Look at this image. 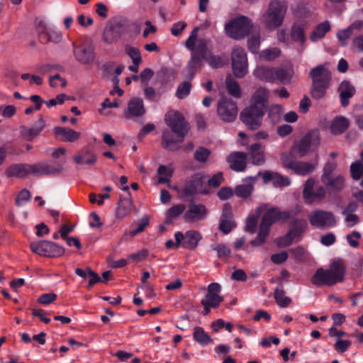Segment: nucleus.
<instances>
[{
  "instance_id": "obj_14",
  "label": "nucleus",
  "mask_w": 363,
  "mask_h": 363,
  "mask_svg": "<svg viewBox=\"0 0 363 363\" xmlns=\"http://www.w3.org/2000/svg\"><path fill=\"white\" fill-rule=\"evenodd\" d=\"M237 103L227 97H221L217 104V113L220 118L225 122H233L238 116Z\"/></svg>"
},
{
  "instance_id": "obj_42",
  "label": "nucleus",
  "mask_w": 363,
  "mask_h": 363,
  "mask_svg": "<svg viewBox=\"0 0 363 363\" xmlns=\"http://www.w3.org/2000/svg\"><path fill=\"white\" fill-rule=\"evenodd\" d=\"M278 220L277 208H269L262 216L261 224L271 228V226Z\"/></svg>"
},
{
  "instance_id": "obj_33",
  "label": "nucleus",
  "mask_w": 363,
  "mask_h": 363,
  "mask_svg": "<svg viewBox=\"0 0 363 363\" xmlns=\"http://www.w3.org/2000/svg\"><path fill=\"white\" fill-rule=\"evenodd\" d=\"M350 125L349 120L344 116H337L330 125V131L334 135L343 133Z\"/></svg>"
},
{
  "instance_id": "obj_34",
  "label": "nucleus",
  "mask_w": 363,
  "mask_h": 363,
  "mask_svg": "<svg viewBox=\"0 0 363 363\" xmlns=\"http://www.w3.org/2000/svg\"><path fill=\"white\" fill-rule=\"evenodd\" d=\"M330 30V24L328 21H325L320 23H318L311 32L310 35V40L315 43L319 39L325 37L326 33Z\"/></svg>"
},
{
  "instance_id": "obj_59",
  "label": "nucleus",
  "mask_w": 363,
  "mask_h": 363,
  "mask_svg": "<svg viewBox=\"0 0 363 363\" xmlns=\"http://www.w3.org/2000/svg\"><path fill=\"white\" fill-rule=\"evenodd\" d=\"M351 345V341L341 340L339 338L334 345V348L337 352L343 353L348 350Z\"/></svg>"
},
{
  "instance_id": "obj_2",
  "label": "nucleus",
  "mask_w": 363,
  "mask_h": 363,
  "mask_svg": "<svg viewBox=\"0 0 363 363\" xmlns=\"http://www.w3.org/2000/svg\"><path fill=\"white\" fill-rule=\"evenodd\" d=\"M269 91L258 89L253 94L251 104L240 113V121L250 130H257L262 125V119L268 107Z\"/></svg>"
},
{
  "instance_id": "obj_51",
  "label": "nucleus",
  "mask_w": 363,
  "mask_h": 363,
  "mask_svg": "<svg viewBox=\"0 0 363 363\" xmlns=\"http://www.w3.org/2000/svg\"><path fill=\"white\" fill-rule=\"evenodd\" d=\"M211 155V151L203 147H199L194 152V159L199 162H206Z\"/></svg>"
},
{
  "instance_id": "obj_43",
  "label": "nucleus",
  "mask_w": 363,
  "mask_h": 363,
  "mask_svg": "<svg viewBox=\"0 0 363 363\" xmlns=\"http://www.w3.org/2000/svg\"><path fill=\"white\" fill-rule=\"evenodd\" d=\"M274 299L281 308H286L291 303V298L285 296V291L278 288L274 291Z\"/></svg>"
},
{
  "instance_id": "obj_26",
  "label": "nucleus",
  "mask_w": 363,
  "mask_h": 363,
  "mask_svg": "<svg viewBox=\"0 0 363 363\" xmlns=\"http://www.w3.org/2000/svg\"><path fill=\"white\" fill-rule=\"evenodd\" d=\"M6 174L9 177H25L31 174V164H13L6 169Z\"/></svg>"
},
{
  "instance_id": "obj_20",
  "label": "nucleus",
  "mask_w": 363,
  "mask_h": 363,
  "mask_svg": "<svg viewBox=\"0 0 363 363\" xmlns=\"http://www.w3.org/2000/svg\"><path fill=\"white\" fill-rule=\"evenodd\" d=\"M208 214V211L205 205L202 203H196L191 201L188 206V210L184 213V219L186 221H198L204 220Z\"/></svg>"
},
{
  "instance_id": "obj_15",
  "label": "nucleus",
  "mask_w": 363,
  "mask_h": 363,
  "mask_svg": "<svg viewBox=\"0 0 363 363\" xmlns=\"http://www.w3.org/2000/svg\"><path fill=\"white\" fill-rule=\"evenodd\" d=\"M232 69L236 77L242 78L247 72V57L244 48L234 47L231 54Z\"/></svg>"
},
{
  "instance_id": "obj_32",
  "label": "nucleus",
  "mask_w": 363,
  "mask_h": 363,
  "mask_svg": "<svg viewBox=\"0 0 363 363\" xmlns=\"http://www.w3.org/2000/svg\"><path fill=\"white\" fill-rule=\"evenodd\" d=\"M97 157L95 153L89 150H82L74 157V161L78 164H86L92 165L96 163Z\"/></svg>"
},
{
  "instance_id": "obj_63",
  "label": "nucleus",
  "mask_w": 363,
  "mask_h": 363,
  "mask_svg": "<svg viewBox=\"0 0 363 363\" xmlns=\"http://www.w3.org/2000/svg\"><path fill=\"white\" fill-rule=\"evenodd\" d=\"M296 239L289 231L286 235L277 238V245L280 247H288Z\"/></svg>"
},
{
  "instance_id": "obj_37",
  "label": "nucleus",
  "mask_w": 363,
  "mask_h": 363,
  "mask_svg": "<svg viewBox=\"0 0 363 363\" xmlns=\"http://www.w3.org/2000/svg\"><path fill=\"white\" fill-rule=\"evenodd\" d=\"M182 78L184 81L178 85L175 93V96L179 99H184L189 95L192 89L191 82L194 79L186 78L184 76H182Z\"/></svg>"
},
{
  "instance_id": "obj_5",
  "label": "nucleus",
  "mask_w": 363,
  "mask_h": 363,
  "mask_svg": "<svg viewBox=\"0 0 363 363\" xmlns=\"http://www.w3.org/2000/svg\"><path fill=\"white\" fill-rule=\"evenodd\" d=\"M309 77L312 79L311 95L315 99L324 97L330 86L331 80L330 72L323 65H318L311 69Z\"/></svg>"
},
{
  "instance_id": "obj_13",
  "label": "nucleus",
  "mask_w": 363,
  "mask_h": 363,
  "mask_svg": "<svg viewBox=\"0 0 363 363\" xmlns=\"http://www.w3.org/2000/svg\"><path fill=\"white\" fill-rule=\"evenodd\" d=\"M128 30V25L124 19H117L108 23L104 28L103 39L107 44H111Z\"/></svg>"
},
{
  "instance_id": "obj_57",
  "label": "nucleus",
  "mask_w": 363,
  "mask_h": 363,
  "mask_svg": "<svg viewBox=\"0 0 363 363\" xmlns=\"http://www.w3.org/2000/svg\"><path fill=\"white\" fill-rule=\"evenodd\" d=\"M337 165L334 162H327L323 168V172L321 176V180L324 181L326 179L331 177V175L335 169Z\"/></svg>"
},
{
  "instance_id": "obj_21",
  "label": "nucleus",
  "mask_w": 363,
  "mask_h": 363,
  "mask_svg": "<svg viewBox=\"0 0 363 363\" xmlns=\"http://www.w3.org/2000/svg\"><path fill=\"white\" fill-rule=\"evenodd\" d=\"M46 123L42 116H40L38 121L32 125L27 127L21 125L20 127V133L21 136L27 141H31L34 138L38 136L45 127Z\"/></svg>"
},
{
  "instance_id": "obj_50",
  "label": "nucleus",
  "mask_w": 363,
  "mask_h": 363,
  "mask_svg": "<svg viewBox=\"0 0 363 363\" xmlns=\"http://www.w3.org/2000/svg\"><path fill=\"white\" fill-rule=\"evenodd\" d=\"M126 53L131 58L134 65H140L142 62V57L138 48L135 47H128L126 48Z\"/></svg>"
},
{
  "instance_id": "obj_44",
  "label": "nucleus",
  "mask_w": 363,
  "mask_h": 363,
  "mask_svg": "<svg viewBox=\"0 0 363 363\" xmlns=\"http://www.w3.org/2000/svg\"><path fill=\"white\" fill-rule=\"evenodd\" d=\"M253 189L252 184H240L235 186V194L240 198L246 199L251 196Z\"/></svg>"
},
{
  "instance_id": "obj_9",
  "label": "nucleus",
  "mask_w": 363,
  "mask_h": 363,
  "mask_svg": "<svg viewBox=\"0 0 363 363\" xmlns=\"http://www.w3.org/2000/svg\"><path fill=\"white\" fill-rule=\"evenodd\" d=\"M183 196H194L196 194L207 195L210 189L206 184V177L200 173L194 174L186 179L181 191Z\"/></svg>"
},
{
  "instance_id": "obj_28",
  "label": "nucleus",
  "mask_w": 363,
  "mask_h": 363,
  "mask_svg": "<svg viewBox=\"0 0 363 363\" xmlns=\"http://www.w3.org/2000/svg\"><path fill=\"white\" fill-rule=\"evenodd\" d=\"M54 133L56 138L65 142H74L80 136V133L64 127L55 128Z\"/></svg>"
},
{
  "instance_id": "obj_55",
  "label": "nucleus",
  "mask_w": 363,
  "mask_h": 363,
  "mask_svg": "<svg viewBox=\"0 0 363 363\" xmlns=\"http://www.w3.org/2000/svg\"><path fill=\"white\" fill-rule=\"evenodd\" d=\"M250 161L255 165L262 166L265 163V155L264 152L250 153Z\"/></svg>"
},
{
  "instance_id": "obj_52",
  "label": "nucleus",
  "mask_w": 363,
  "mask_h": 363,
  "mask_svg": "<svg viewBox=\"0 0 363 363\" xmlns=\"http://www.w3.org/2000/svg\"><path fill=\"white\" fill-rule=\"evenodd\" d=\"M201 301H206L212 306V308H218L220 303L223 301V298L218 294H206L205 298Z\"/></svg>"
},
{
  "instance_id": "obj_62",
  "label": "nucleus",
  "mask_w": 363,
  "mask_h": 363,
  "mask_svg": "<svg viewBox=\"0 0 363 363\" xmlns=\"http://www.w3.org/2000/svg\"><path fill=\"white\" fill-rule=\"evenodd\" d=\"M86 271L88 273V276L89 277V284L87 286V289H90L94 284L102 281V279L99 277V276L90 267H86Z\"/></svg>"
},
{
  "instance_id": "obj_54",
  "label": "nucleus",
  "mask_w": 363,
  "mask_h": 363,
  "mask_svg": "<svg viewBox=\"0 0 363 363\" xmlns=\"http://www.w3.org/2000/svg\"><path fill=\"white\" fill-rule=\"evenodd\" d=\"M224 180L223 173L217 172L211 178H210L206 184L208 188H218Z\"/></svg>"
},
{
  "instance_id": "obj_61",
  "label": "nucleus",
  "mask_w": 363,
  "mask_h": 363,
  "mask_svg": "<svg viewBox=\"0 0 363 363\" xmlns=\"http://www.w3.org/2000/svg\"><path fill=\"white\" fill-rule=\"evenodd\" d=\"M149 224V218L147 216H143L140 220L139 223L138 224V227L135 229H133L130 231V235L132 237L135 236L140 233H142L145 227Z\"/></svg>"
},
{
  "instance_id": "obj_40",
  "label": "nucleus",
  "mask_w": 363,
  "mask_h": 363,
  "mask_svg": "<svg viewBox=\"0 0 363 363\" xmlns=\"http://www.w3.org/2000/svg\"><path fill=\"white\" fill-rule=\"evenodd\" d=\"M184 204L174 205L167 211V217L165 223L169 225L172 223L173 220L180 216L185 210Z\"/></svg>"
},
{
  "instance_id": "obj_56",
  "label": "nucleus",
  "mask_w": 363,
  "mask_h": 363,
  "mask_svg": "<svg viewBox=\"0 0 363 363\" xmlns=\"http://www.w3.org/2000/svg\"><path fill=\"white\" fill-rule=\"evenodd\" d=\"M291 184V180L287 177H284L281 174L276 172L273 184L274 186L277 187H281V186H288Z\"/></svg>"
},
{
  "instance_id": "obj_46",
  "label": "nucleus",
  "mask_w": 363,
  "mask_h": 363,
  "mask_svg": "<svg viewBox=\"0 0 363 363\" xmlns=\"http://www.w3.org/2000/svg\"><path fill=\"white\" fill-rule=\"evenodd\" d=\"M275 80L277 79L281 84H286L290 82L291 74L289 71L285 69L278 68L275 69Z\"/></svg>"
},
{
  "instance_id": "obj_4",
  "label": "nucleus",
  "mask_w": 363,
  "mask_h": 363,
  "mask_svg": "<svg viewBox=\"0 0 363 363\" xmlns=\"http://www.w3.org/2000/svg\"><path fill=\"white\" fill-rule=\"evenodd\" d=\"M345 271V267L341 260L333 261L328 269L318 268L311 281L317 287L331 286L344 281Z\"/></svg>"
},
{
  "instance_id": "obj_17",
  "label": "nucleus",
  "mask_w": 363,
  "mask_h": 363,
  "mask_svg": "<svg viewBox=\"0 0 363 363\" xmlns=\"http://www.w3.org/2000/svg\"><path fill=\"white\" fill-rule=\"evenodd\" d=\"M315 180L310 178L306 180L303 189V198L305 203L311 204L315 201H321L326 196V191L324 186H319L314 189Z\"/></svg>"
},
{
  "instance_id": "obj_7",
  "label": "nucleus",
  "mask_w": 363,
  "mask_h": 363,
  "mask_svg": "<svg viewBox=\"0 0 363 363\" xmlns=\"http://www.w3.org/2000/svg\"><path fill=\"white\" fill-rule=\"evenodd\" d=\"M320 140L318 130H312L296 142L289 152L284 153L302 157L306 155L311 147H317L320 143Z\"/></svg>"
},
{
  "instance_id": "obj_47",
  "label": "nucleus",
  "mask_w": 363,
  "mask_h": 363,
  "mask_svg": "<svg viewBox=\"0 0 363 363\" xmlns=\"http://www.w3.org/2000/svg\"><path fill=\"white\" fill-rule=\"evenodd\" d=\"M211 247L217 252L218 257L221 259L229 257L231 252L230 248L224 244H213Z\"/></svg>"
},
{
  "instance_id": "obj_6",
  "label": "nucleus",
  "mask_w": 363,
  "mask_h": 363,
  "mask_svg": "<svg viewBox=\"0 0 363 363\" xmlns=\"http://www.w3.org/2000/svg\"><path fill=\"white\" fill-rule=\"evenodd\" d=\"M287 6L284 1L274 0L269 3L262 20L265 27L274 30L281 26L286 11Z\"/></svg>"
},
{
  "instance_id": "obj_10",
  "label": "nucleus",
  "mask_w": 363,
  "mask_h": 363,
  "mask_svg": "<svg viewBox=\"0 0 363 363\" xmlns=\"http://www.w3.org/2000/svg\"><path fill=\"white\" fill-rule=\"evenodd\" d=\"M297 155L291 154L282 153L281 155V162L283 166L292 170L295 174L305 176L313 172L315 169V164L311 162L298 161Z\"/></svg>"
},
{
  "instance_id": "obj_38",
  "label": "nucleus",
  "mask_w": 363,
  "mask_h": 363,
  "mask_svg": "<svg viewBox=\"0 0 363 363\" xmlns=\"http://www.w3.org/2000/svg\"><path fill=\"white\" fill-rule=\"evenodd\" d=\"M193 338L201 346H206L213 341L212 338L205 332L203 328L199 326H196L194 328Z\"/></svg>"
},
{
  "instance_id": "obj_23",
  "label": "nucleus",
  "mask_w": 363,
  "mask_h": 363,
  "mask_svg": "<svg viewBox=\"0 0 363 363\" xmlns=\"http://www.w3.org/2000/svg\"><path fill=\"white\" fill-rule=\"evenodd\" d=\"M38 29L42 40L45 42H52L58 43L62 40V35L61 32L55 28H47L44 22L40 21L38 25Z\"/></svg>"
},
{
  "instance_id": "obj_27",
  "label": "nucleus",
  "mask_w": 363,
  "mask_h": 363,
  "mask_svg": "<svg viewBox=\"0 0 363 363\" xmlns=\"http://www.w3.org/2000/svg\"><path fill=\"white\" fill-rule=\"evenodd\" d=\"M340 104L342 107L349 105V99L355 94L354 87L348 81H343L339 86Z\"/></svg>"
},
{
  "instance_id": "obj_24",
  "label": "nucleus",
  "mask_w": 363,
  "mask_h": 363,
  "mask_svg": "<svg viewBox=\"0 0 363 363\" xmlns=\"http://www.w3.org/2000/svg\"><path fill=\"white\" fill-rule=\"evenodd\" d=\"M203 60L206 61L208 64L213 68H218L223 66V62L220 56L214 55L207 48V51L205 57L201 59V65L199 68L194 70L192 74H189L184 72V68L182 71V76L186 78L194 79L196 76V72L200 70L203 65Z\"/></svg>"
},
{
  "instance_id": "obj_22",
  "label": "nucleus",
  "mask_w": 363,
  "mask_h": 363,
  "mask_svg": "<svg viewBox=\"0 0 363 363\" xmlns=\"http://www.w3.org/2000/svg\"><path fill=\"white\" fill-rule=\"evenodd\" d=\"M145 112L143 100L139 97H133L128 101L124 115L126 118L131 119L134 117H140Z\"/></svg>"
},
{
  "instance_id": "obj_3",
  "label": "nucleus",
  "mask_w": 363,
  "mask_h": 363,
  "mask_svg": "<svg viewBox=\"0 0 363 363\" xmlns=\"http://www.w3.org/2000/svg\"><path fill=\"white\" fill-rule=\"evenodd\" d=\"M199 28L195 27L186 41V48L191 51L189 60L184 67V72L192 74L201 65V59L205 57L208 41L204 38L197 39Z\"/></svg>"
},
{
  "instance_id": "obj_64",
  "label": "nucleus",
  "mask_w": 363,
  "mask_h": 363,
  "mask_svg": "<svg viewBox=\"0 0 363 363\" xmlns=\"http://www.w3.org/2000/svg\"><path fill=\"white\" fill-rule=\"evenodd\" d=\"M57 298V294L54 293L43 294L38 298V302L43 305H48Z\"/></svg>"
},
{
  "instance_id": "obj_58",
  "label": "nucleus",
  "mask_w": 363,
  "mask_h": 363,
  "mask_svg": "<svg viewBox=\"0 0 363 363\" xmlns=\"http://www.w3.org/2000/svg\"><path fill=\"white\" fill-rule=\"evenodd\" d=\"M147 255L148 251L145 249H143L135 253L130 254L128 257V260L138 262L145 259Z\"/></svg>"
},
{
  "instance_id": "obj_53",
  "label": "nucleus",
  "mask_w": 363,
  "mask_h": 363,
  "mask_svg": "<svg viewBox=\"0 0 363 363\" xmlns=\"http://www.w3.org/2000/svg\"><path fill=\"white\" fill-rule=\"evenodd\" d=\"M352 32L347 27L344 30H340L337 33V38L341 46H346L348 44V39L351 37Z\"/></svg>"
},
{
  "instance_id": "obj_8",
  "label": "nucleus",
  "mask_w": 363,
  "mask_h": 363,
  "mask_svg": "<svg viewBox=\"0 0 363 363\" xmlns=\"http://www.w3.org/2000/svg\"><path fill=\"white\" fill-rule=\"evenodd\" d=\"M252 24L249 18L241 16L226 23L225 30L227 35L235 40H240L249 35Z\"/></svg>"
},
{
  "instance_id": "obj_25",
  "label": "nucleus",
  "mask_w": 363,
  "mask_h": 363,
  "mask_svg": "<svg viewBox=\"0 0 363 363\" xmlns=\"http://www.w3.org/2000/svg\"><path fill=\"white\" fill-rule=\"evenodd\" d=\"M247 154L242 152H233L226 158L230 168L235 172H243L247 167Z\"/></svg>"
},
{
  "instance_id": "obj_41",
  "label": "nucleus",
  "mask_w": 363,
  "mask_h": 363,
  "mask_svg": "<svg viewBox=\"0 0 363 363\" xmlns=\"http://www.w3.org/2000/svg\"><path fill=\"white\" fill-rule=\"evenodd\" d=\"M263 209L262 206H259L257 208V215H250L247 218L246 223H245V230L246 231L254 233L255 232L258 217L262 213Z\"/></svg>"
},
{
  "instance_id": "obj_35",
  "label": "nucleus",
  "mask_w": 363,
  "mask_h": 363,
  "mask_svg": "<svg viewBox=\"0 0 363 363\" xmlns=\"http://www.w3.org/2000/svg\"><path fill=\"white\" fill-rule=\"evenodd\" d=\"M132 205L133 202L130 198H121L116 208V218L123 219L128 216L131 211Z\"/></svg>"
},
{
  "instance_id": "obj_11",
  "label": "nucleus",
  "mask_w": 363,
  "mask_h": 363,
  "mask_svg": "<svg viewBox=\"0 0 363 363\" xmlns=\"http://www.w3.org/2000/svg\"><path fill=\"white\" fill-rule=\"evenodd\" d=\"M310 224L318 229H327L336 225V218L333 213L322 209H315L308 216Z\"/></svg>"
},
{
  "instance_id": "obj_31",
  "label": "nucleus",
  "mask_w": 363,
  "mask_h": 363,
  "mask_svg": "<svg viewBox=\"0 0 363 363\" xmlns=\"http://www.w3.org/2000/svg\"><path fill=\"white\" fill-rule=\"evenodd\" d=\"M322 182L330 193L340 192L344 188L345 179L342 175L330 177Z\"/></svg>"
},
{
  "instance_id": "obj_16",
  "label": "nucleus",
  "mask_w": 363,
  "mask_h": 363,
  "mask_svg": "<svg viewBox=\"0 0 363 363\" xmlns=\"http://www.w3.org/2000/svg\"><path fill=\"white\" fill-rule=\"evenodd\" d=\"M174 238L177 240V246H182L187 250H194L202 239V235L197 230H190L185 233L180 231L176 232Z\"/></svg>"
},
{
  "instance_id": "obj_19",
  "label": "nucleus",
  "mask_w": 363,
  "mask_h": 363,
  "mask_svg": "<svg viewBox=\"0 0 363 363\" xmlns=\"http://www.w3.org/2000/svg\"><path fill=\"white\" fill-rule=\"evenodd\" d=\"M62 169V164L51 165L44 162H39L31 164V174L34 177L57 175L60 174Z\"/></svg>"
},
{
  "instance_id": "obj_30",
  "label": "nucleus",
  "mask_w": 363,
  "mask_h": 363,
  "mask_svg": "<svg viewBox=\"0 0 363 363\" xmlns=\"http://www.w3.org/2000/svg\"><path fill=\"white\" fill-rule=\"evenodd\" d=\"M255 76L262 81L266 82H274L275 81V68L267 66L257 67L254 72Z\"/></svg>"
},
{
  "instance_id": "obj_49",
  "label": "nucleus",
  "mask_w": 363,
  "mask_h": 363,
  "mask_svg": "<svg viewBox=\"0 0 363 363\" xmlns=\"http://www.w3.org/2000/svg\"><path fill=\"white\" fill-rule=\"evenodd\" d=\"M219 221H221L222 228H224L225 223H228V221H234L233 219L231 206L229 203L224 204Z\"/></svg>"
},
{
  "instance_id": "obj_36",
  "label": "nucleus",
  "mask_w": 363,
  "mask_h": 363,
  "mask_svg": "<svg viewBox=\"0 0 363 363\" xmlns=\"http://www.w3.org/2000/svg\"><path fill=\"white\" fill-rule=\"evenodd\" d=\"M290 35L293 41L303 45L306 40L304 26L297 23H294L291 28Z\"/></svg>"
},
{
  "instance_id": "obj_39",
  "label": "nucleus",
  "mask_w": 363,
  "mask_h": 363,
  "mask_svg": "<svg viewBox=\"0 0 363 363\" xmlns=\"http://www.w3.org/2000/svg\"><path fill=\"white\" fill-rule=\"evenodd\" d=\"M226 89L228 93L236 99L241 97V89L240 84L238 82L233 79L231 77L228 76L225 80Z\"/></svg>"
},
{
  "instance_id": "obj_12",
  "label": "nucleus",
  "mask_w": 363,
  "mask_h": 363,
  "mask_svg": "<svg viewBox=\"0 0 363 363\" xmlns=\"http://www.w3.org/2000/svg\"><path fill=\"white\" fill-rule=\"evenodd\" d=\"M30 248L33 252L48 257H58L65 253L64 247L48 240L33 242L30 244Z\"/></svg>"
},
{
  "instance_id": "obj_18",
  "label": "nucleus",
  "mask_w": 363,
  "mask_h": 363,
  "mask_svg": "<svg viewBox=\"0 0 363 363\" xmlns=\"http://www.w3.org/2000/svg\"><path fill=\"white\" fill-rule=\"evenodd\" d=\"M72 45L74 58L79 63L83 65H89L94 62L95 52L91 44L77 45L75 43H73Z\"/></svg>"
},
{
  "instance_id": "obj_1",
  "label": "nucleus",
  "mask_w": 363,
  "mask_h": 363,
  "mask_svg": "<svg viewBox=\"0 0 363 363\" xmlns=\"http://www.w3.org/2000/svg\"><path fill=\"white\" fill-rule=\"evenodd\" d=\"M165 122L171 130H165L162 135V146L164 149L174 151L183 142L189 130L188 123L179 111H169L165 115Z\"/></svg>"
},
{
  "instance_id": "obj_45",
  "label": "nucleus",
  "mask_w": 363,
  "mask_h": 363,
  "mask_svg": "<svg viewBox=\"0 0 363 363\" xmlns=\"http://www.w3.org/2000/svg\"><path fill=\"white\" fill-rule=\"evenodd\" d=\"M351 177L354 180H359L363 174V164L361 161L357 160L352 162L350 166Z\"/></svg>"
},
{
  "instance_id": "obj_48",
  "label": "nucleus",
  "mask_w": 363,
  "mask_h": 363,
  "mask_svg": "<svg viewBox=\"0 0 363 363\" xmlns=\"http://www.w3.org/2000/svg\"><path fill=\"white\" fill-rule=\"evenodd\" d=\"M260 45V36L259 34H253L247 40V48L252 53H257Z\"/></svg>"
},
{
  "instance_id": "obj_60",
  "label": "nucleus",
  "mask_w": 363,
  "mask_h": 363,
  "mask_svg": "<svg viewBox=\"0 0 363 363\" xmlns=\"http://www.w3.org/2000/svg\"><path fill=\"white\" fill-rule=\"evenodd\" d=\"M30 193L26 189H22L18 194L16 199V204L18 206H21L24 202L28 201L30 199Z\"/></svg>"
},
{
  "instance_id": "obj_29",
  "label": "nucleus",
  "mask_w": 363,
  "mask_h": 363,
  "mask_svg": "<svg viewBox=\"0 0 363 363\" xmlns=\"http://www.w3.org/2000/svg\"><path fill=\"white\" fill-rule=\"evenodd\" d=\"M308 228L307 221L305 219L294 218L291 223L289 232L295 238H301Z\"/></svg>"
}]
</instances>
